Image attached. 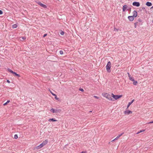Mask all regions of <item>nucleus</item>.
<instances>
[{"mask_svg":"<svg viewBox=\"0 0 153 153\" xmlns=\"http://www.w3.org/2000/svg\"><path fill=\"white\" fill-rule=\"evenodd\" d=\"M48 142V140H45V141H43L41 144H40L38 146H37L36 148L37 149H40L41 148L44 146Z\"/></svg>","mask_w":153,"mask_h":153,"instance_id":"1","label":"nucleus"},{"mask_svg":"<svg viewBox=\"0 0 153 153\" xmlns=\"http://www.w3.org/2000/svg\"><path fill=\"white\" fill-rule=\"evenodd\" d=\"M111 67V63L110 61L108 62L106 66V70L108 73H110L111 71L110 69Z\"/></svg>","mask_w":153,"mask_h":153,"instance_id":"2","label":"nucleus"},{"mask_svg":"<svg viewBox=\"0 0 153 153\" xmlns=\"http://www.w3.org/2000/svg\"><path fill=\"white\" fill-rule=\"evenodd\" d=\"M103 96L106 97L107 99L110 100H112V98L111 97V95L107 93H104L102 94Z\"/></svg>","mask_w":153,"mask_h":153,"instance_id":"3","label":"nucleus"},{"mask_svg":"<svg viewBox=\"0 0 153 153\" xmlns=\"http://www.w3.org/2000/svg\"><path fill=\"white\" fill-rule=\"evenodd\" d=\"M111 95L112 97L116 100L121 98L122 96V95H114L113 94H111Z\"/></svg>","mask_w":153,"mask_h":153,"instance_id":"4","label":"nucleus"},{"mask_svg":"<svg viewBox=\"0 0 153 153\" xmlns=\"http://www.w3.org/2000/svg\"><path fill=\"white\" fill-rule=\"evenodd\" d=\"M50 110L53 113H58V112H59L61 111L60 109L55 110L53 108H52Z\"/></svg>","mask_w":153,"mask_h":153,"instance_id":"5","label":"nucleus"},{"mask_svg":"<svg viewBox=\"0 0 153 153\" xmlns=\"http://www.w3.org/2000/svg\"><path fill=\"white\" fill-rule=\"evenodd\" d=\"M124 113L125 114H127L128 115L130 114H132V112L131 111L129 110H126L124 112Z\"/></svg>","mask_w":153,"mask_h":153,"instance_id":"6","label":"nucleus"},{"mask_svg":"<svg viewBox=\"0 0 153 153\" xmlns=\"http://www.w3.org/2000/svg\"><path fill=\"white\" fill-rule=\"evenodd\" d=\"M132 5L134 6L139 7L140 6V3L139 2L134 1Z\"/></svg>","mask_w":153,"mask_h":153,"instance_id":"7","label":"nucleus"},{"mask_svg":"<svg viewBox=\"0 0 153 153\" xmlns=\"http://www.w3.org/2000/svg\"><path fill=\"white\" fill-rule=\"evenodd\" d=\"M133 16L134 17H136L137 16V13L136 11L134 10L133 12Z\"/></svg>","mask_w":153,"mask_h":153,"instance_id":"8","label":"nucleus"},{"mask_svg":"<svg viewBox=\"0 0 153 153\" xmlns=\"http://www.w3.org/2000/svg\"><path fill=\"white\" fill-rule=\"evenodd\" d=\"M128 18L130 21H132L134 19V17L132 16H128Z\"/></svg>","mask_w":153,"mask_h":153,"instance_id":"9","label":"nucleus"},{"mask_svg":"<svg viewBox=\"0 0 153 153\" xmlns=\"http://www.w3.org/2000/svg\"><path fill=\"white\" fill-rule=\"evenodd\" d=\"M35 2L42 7V6L43 4L41 3V2H40L38 0L36 1H35Z\"/></svg>","mask_w":153,"mask_h":153,"instance_id":"10","label":"nucleus"},{"mask_svg":"<svg viewBox=\"0 0 153 153\" xmlns=\"http://www.w3.org/2000/svg\"><path fill=\"white\" fill-rule=\"evenodd\" d=\"M128 8V6L126 5H124L123 7V10L124 12Z\"/></svg>","mask_w":153,"mask_h":153,"instance_id":"11","label":"nucleus"},{"mask_svg":"<svg viewBox=\"0 0 153 153\" xmlns=\"http://www.w3.org/2000/svg\"><path fill=\"white\" fill-rule=\"evenodd\" d=\"M50 92L53 95L55 96V99H56V100H58L59 99V98L57 97V96L56 94L53 93L51 91H50Z\"/></svg>","mask_w":153,"mask_h":153,"instance_id":"12","label":"nucleus"},{"mask_svg":"<svg viewBox=\"0 0 153 153\" xmlns=\"http://www.w3.org/2000/svg\"><path fill=\"white\" fill-rule=\"evenodd\" d=\"M146 4L148 7H150L152 5V3L149 2H146Z\"/></svg>","mask_w":153,"mask_h":153,"instance_id":"13","label":"nucleus"},{"mask_svg":"<svg viewBox=\"0 0 153 153\" xmlns=\"http://www.w3.org/2000/svg\"><path fill=\"white\" fill-rule=\"evenodd\" d=\"M48 121L49 122H51V121L53 122H55L57 121V120H55V118H51L49 119L48 120Z\"/></svg>","mask_w":153,"mask_h":153,"instance_id":"14","label":"nucleus"},{"mask_svg":"<svg viewBox=\"0 0 153 153\" xmlns=\"http://www.w3.org/2000/svg\"><path fill=\"white\" fill-rule=\"evenodd\" d=\"M13 74L14 75L16 76H17L18 77H20V75L19 74H17L16 72H13Z\"/></svg>","mask_w":153,"mask_h":153,"instance_id":"15","label":"nucleus"},{"mask_svg":"<svg viewBox=\"0 0 153 153\" xmlns=\"http://www.w3.org/2000/svg\"><path fill=\"white\" fill-rule=\"evenodd\" d=\"M7 71L9 72L12 73L13 74V72H14L13 71H12V70H11L9 68H8Z\"/></svg>","mask_w":153,"mask_h":153,"instance_id":"16","label":"nucleus"},{"mask_svg":"<svg viewBox=\"0 0 153 153\" xmlns=\"http://www.w3.org/2000/svg\"><path fill=\"white\" fill-rule=\"evenodd\" d=\"M17 27V25L16 24H14L13 25L12 28H16Z\"/></svg>","mask_w":153,"mask_h":153,"instance_id":"17","label":"nucleus"},{"mask_svg":"<svg viewBox=\"0 0 153 153\" xmlns=\"http://www.w3.org/2000/svg\"><path fill=\"white\" fill-rule=\"evenodd\" d=\"M133 81V84H134V85H136L137 84V81H135L134 80V81Z\"/></svg>","mask_w":153,"mask_h":153,"instance_id":"18","label":"nucleus"},{"mask_svg":"<svg viewBox=\"0 0 153 153\" xmlns=\"http://www.w3.org/2000/svg\"><path fill=\"white\" fill-rule=\"evenodd\" d=\"M129 79L130 80H131V81H134V78L133 77H130L129 78Z\"/></svg>","mask_w":153,"mask_h":153,"instance_id":"19","label":"nucleus"},{"mask_svg":"<svg viewBox=\"0 0 153 153\" xmlns=\"http://www.w3.org/2000/svg\"><path fill=\"white\" fill-rule=\"evenodd\" d=\"M10 102V100H8L7 101V102H5V103H4L3 105H6L8 103H9V102Z\"/></svg>","mask_w":153,"mask_h":153,"instance_id":"20","label":"nucleus"},{"mask_svg":"<svg viewBox=\"0 0 153 153\" xmlns=\"http://www.w3.org/2000/svg\"><path fill=\"white\" fill-rule=\"evenodd\" d=\"M131 104V102H128V104L127 105V108L126 109H128V108L129 107L130 105Z\"/></svg>","mask_w":153,"mask_h":153,"instance_id":"21","label":"nucleus"},{"mask_svg":"<svg viewBox=\"0 0 153 153\" xmlns=\"http://www.w3.org/2000/svg\"><path fill=\"white\" fill-rule=\"evenodd\" d=\"M42 7L44 8H47V6L46 5H45L44 4H43V5L42 6Z\"/></svg>","mask_w":153,"mask_h":153,"instance_id":"22","label":"nucleus"},{"mask_svg":"<svg viewBox=\"0 0 153 153\" xmlns=\"http://www.w3.org/2000/svg\"><path fill=\"white\" fill-rule=\"evenodd\" d=\"M64 32L62 30H61L60 33V34L62 35H63L64 34Z\"/></svg>","mask_w":153,"mask_h":153,"instance_id":"23","label":"nucleus"},{"mask_svg":"<svg viewBox=\"0 0 153 153\" xmlns=\"http://www.w3.org/2000/svg\"><path fill=\"white\" fill-rule=\"evenodd\" d=\"M18 137V136L17 134H15L14 135V138L15 139H17Z\"/></svg>","mask_w":153,"mask_h":153,"instance_id":"24","label":"nucleus"},{"mask_svg":"<svg viewBox=\"0 0 153 153\" xmlns=\"http://www.w3.org/2000/svg\"><path fill=\"white\" fill-rule=\"evenodd\" d=\"M137 21L139 22H142V20L140 18H139L138 19Z\"/></svg>","mask_w":153,"mask_h":153,"instance_id":"25","label":"nucleus"},{"mask_svg":"<svg viewBox=\"0 0 153 153\" xmlns=\"http://www.w3.org/2000/svg\"><path fill=\"white\" fill-rule=\"evenodd\" d=\"M135 27H136V26L138 25V22H135L134 24Z\"/></svg>","mask_w":153,"mask_h":153,"instance_id":"26","label":"nucleus"},{"mask_svg":"<svg viewBox=\"0 0 153 153\" xmlns=\"http://www.w3.org/2000/svg\"><path fill=\"white\" fill-rule=\"evenodd\" d=\"M59 53L60 54L62 55L63 54V51H59Z\"/></svg>","mask_w":153,"mask_h":153,"instance_id":"27","label":"nucleus"},{"mask_svg":"<svg viewBox=\"0 0 153 153\" xmlns=\"http://www.w3.org/2000/svg\"><path fill=\"white\" fill-rule=\"evenodd\" d=\"M79 90L80 91H82V92H83L84 91V90L83 89H82V88H80L79 89Z\"/></svg>","mask_w":153,"mask_h":153,"instance_id":"28","label":"nucleus"},{"mask_svg":"<svg viewBox=\"0 0 153 153\" xmlns=\"http://www.w3.org/2000/svg\"><path fill=\"white\" fill-rule=\"evenodd\" d=\"M94 97L97 99H98L99 97L96 96H94Z\"/></svg>","mask_w":153,"mask_h":153,"instance_id":"29","label":"nucleus"},{"mask_svg":"<svg viewBox=\"0 0 153 153\" xmlns=\"http://www.w3.org/2000/svg\"><path fill=\"white\" fill-rule=\"evenodd\" d=\"M145 131V130H140V131H139V133H140L142 132H143V131Z\"/></svg>","mask_w":153,"mask_h":153,"instance_id":"30","label":"nucleus"},{"mask_svg":"<svg viewBox=\"0 0 153 153\" xmlns=\"http://www.w3.org/2000/svg\"><path fill=\"white\" fill-rule=\"evenodd\" d=\"M3 14V12L2 10H0V15L2 14Z\"/></svg>","mask_w":153,"mask_h":153,"instance_id":"31","label":"nucleus"},{"mask_svg":"<svg viewBox=\"0 0 153 153\" xmlns=\"http://www.w3.org/2000/svg\"><path fill=\"white\" fill-rule=\"evenodd\" d=\"M128 74V76L129 77V78L131 77V75H130L129 74V73H127Z\"/></svg>","mask_w":153,"mask_h":153,"instance_id":"32","label":"nucleus"},{"mask_svg":"<svg viewBox=\"0 0 153 153\" xmlns=\"http://www.w3.org/2000/svg\"><path fill=\"white\" fill-rule=\"evenodd\" d=\"M118 29H116V28H114V31H118Z\"/></svg>","mask_w":153,"mask_h":153,"instance_id":"33","label":"nucleus"},{"mask_svg":"<svg viewBox=\"0 0 153 153\" xmlns=\"http://www.w3.org/2000/svg\"><path fill=\"white\" fill-rule=\"evenodd\" d=\"M47 33H46V34H44V36H43V37H45L46 36H47Z\"/></svg>","mask_w":153,"mask_h":153,"instance_id":"34","label":"nucleus"},{"mask_svg":"<svg viewBox=\"0 0 153 153\" xmlns=\"http://www.w3.org/2000/svg\"><path fill=\"white\" fill-rule=\"evenodd\" d=\"M123 133H122V134H120V135H119L118 136H119V137H120L123 134Z\"/></svg>","mask_w":153,"mask_h":153,"instance_id":"35","label":"nucleus"},{"mask_svg":"<svg viewBox=\"0 0 153 153\" xmlns=\"http://www.w3.org/2000/svg\"><path fill=\"white\" fill-rule=\"evenodd\" d=\"M119 137H119V136H118L115 139H114V140H117Z\"/></svg>","mask_w":153,"mask_h":153,"instance_id":"36","label":"nucleus"},{"mask_svg":"<svg viewBox=\"0 0 153 153\" xmlns=\"http://www.w3.org/2000/svg\"><path fill=\"white\" fill-rule=\"evenodd\" d=\"M134 101V99L132 100L131 102H131V103L132 104Z\"/></svg>","mask_w":153,"mask_h":153,"instance_id":"37","label":"nucleus"},{"mask_svg":"<svg viewBox=\"0 0 153 153\" xmlns=\"http://www.w3.org/2000/svg\"><path fill=\"white\" fill-rule=\"evenodd\" d=\"M79 153H86V151H82V152Z\"/></svg>","mask_w":153,"mask_h":153,"instance_id":"38","label":"nucleus"},{"mask_svg":"<svg viewBox=\"0 0 153 153\" xmlns=\"http://www.w3.org/2000/svg\"><path fill=\"white\" fill-rule=\"evenodd\" d=\"M7 82L8 83H10V81L9 80H7Z\"/></svg>","mask_w":153,"mask_h":153,"instance_id":"39","label":"nucleus"},{"mask_svg":"<svg viewBox=\"0 0 153 153\" xmlns=\"http://www.w3.org/2000/svg\"><path fill=\"white\" fill-rule=\"evenodd\" d=\"M22 39H23L25 40V39H26V38L25 37H22Z\"/></svg>","mask_w":153,"mask_h":153,"instance_id":"40","label":"nucleus"},{"mask_svg":"<svg viewBox=\"0 0 153 153\" xmlns=\"http://www.w3.org/2000/svg\"><path fill=\"white\" fill-rule=\"evenodd\" d=\"M153 123L152 121H151L148 123V124H150V123Z\"/></svg>","mask_w":153,"mask_h":153,"instance_id":"41","label":"nucleus"},{"mask_svg":"<svg viewBox=\"0 0 153 153\" xmlns=\"http://www.w3.org/2000/svg\"><path fill=\"white\" fill-rule=\"evenodd\" d=\"M131 10V8H128L127 9V10Z\"/></svg>","mask_w":153,"mask_h":153,"instance_id":"42","label":"nucleus"},{"mask_svg":"<svg viewBox=\"0 0 153 153\" xmlns=\"http://www.w3.org/2000/svg\"><path fill=\"white\" fill-rule=\"evenodd\" d=\"M139 133H139V131H138V132H137V133H136V134H139Z\"/></svg>","mask_w":153,"mask_h":153,"instance_id":"43","label":"nucleus"},{"mask_svg":"<svg viewBox=\"0 0 153 153\" xmlns=\"http://www.w3.org/2000/svg\"><path fill=\"white\" fill-rule=\"evenodd\" d=\"M145 9V8L144 7L142 8V9Z\"/></svg>","mask_w":153,"mask_h":153,"instance_id":"44","label":"nucleus"},{"mask_svg":"<svg viewBox=\"0 0 153 153\" xmlns=\"http://www.w3.org/2000/svg\"><path fill=\"white\" fill-rule=\"evenodd\" d=\"M153 8V6L151 7V9Z\"/></svg>","mask_w":153,"mask_h":153,"instance_id":"45","label":"nucleus"},{"mask_svg":"<svg viewBox=\"0 0 153 153\" xmlns=\"http://www.w3.org/2000/svg\"><path fill=\"white\" fill-rule=\"evenodd\" d=\"M115 140H114H114H113L112 141H114Z\"/></svg>","mask_w":153,"mask_h":153,"instance_id":"46","label":"nucleus"},{"mask_svg":"<svg viewBox=\"0 0 153 153\" xmlns=\"http://www.w3.org/2000/svg\"><path fill=\"white\" fill-rule=\"evenodd\" d=\"M92 112V111H90V112Z\"/></svg>","mask_w":153,"mask_h":153,"instance_id":"47","label":"nucleus"},{"mask_svg":"<svg viewBox=\"0 0 153 153\" xmlns=\"http://www.w3.org/2000/svg\"><path fill=\"white\" fill-rule=\"evenodd\" d=\"M152 22L153 23V20L152 21Z\"/></svg>","mask_w":153,"mask_h":153,"instance_id":"48","label":"nucleus"},{"mask_svg":"<svg viewBox=\"0 0 153 153\" xmlns=\"http://www.w3.org/2000/svg\"><path fill=\"white\" fill-rule=\"evenodd\" d=\"M152 121V123H153V121Z\"/></svg>","mask_w":153,"mask_h":153,"instance_id":"49","label":"nucleus"}]
</instances>
